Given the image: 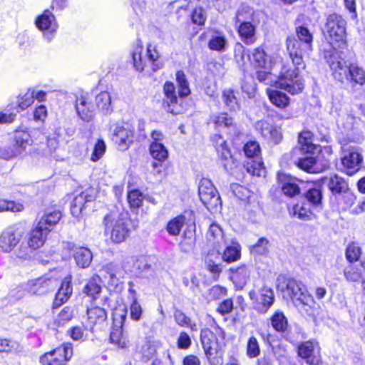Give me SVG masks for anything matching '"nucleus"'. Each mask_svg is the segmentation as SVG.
<instances>
[{
    "label": "nucleus",
    "mask_w": 365,
    "mask_h": 365,
    "mask_svg": "<svg viewBox=\"0 0 365 365\" xmlns=\"http://www.w3.org/2000/svg\"><path fill=\"white\" fill-rule=\"evenodd\" d=\"M210 120L216 129L227 130L228 133L235 130L236 124L233 118L227 113L213 115Z\"/></svg>",
    "instance_id": "bb28decb"
},
{
    "label": "nucleus",
    "mask_w": 365,
    "mask_h": 365,
    "mask_svg": "<svg viewBox=\"0 0 365 365\" xmlns=\"http://www.w3.org/2000/svg\"><path fill=\"white\" fill-rule=\"evenodd\" d=\"M200 341L207 356H212L217 352L218 348L220 347L214 335V331H211L209 328H202L201 329Z\"/></svg>",
    "instance_id": "4be33fe9"
},
{
    "label": "nucleus",
    "mask_w": 365,
    "mask_h": 365,
    "mask_svg": "<svg viewBox=\"0 0 365 365\" xmlns=\"http://www.w3.org/2000/svg\"><path fill=\"white\" fill-rule=\"evenodd\" d=\"M247 57L255 68L265 70L271 68V61L263 48L260 47L253 49L250 53L247 54Z\"/></svg>",
    "instance_id": "cd10ccee"
},
{
    "label": "nucleus",
    "mask_w": 365,
    "mask_h": 365,
    "mask_svg": "<svg viewBox=\"0 0 365 365\" xmlns=\"http://www.w3.org/2000/svg\"><path fill=\"white\" fill-rule=\"evenodd\" d=\"M106 150V145L105 142L103 140L99 139L94 146L91 160L93 162L98 161L104 155Z\"/></svg>",
    "instance_id": "338daca9"
},
{
    "label": "nucleus",
    "mask_w": 365,
    "mask_h": 365,
    "mask_svg": "<svg viewBox=\"0 0 365 365\" xmlns=\"http://www.w3.org/2000/svg\"><path fill=\"white\" fill-rule=\"evenodd\" d=\"M176 81L178 86V94L181 98L186 97L190 93L189 83L183 71L176 73Z\"/></svg>",
    "instance_id": "603ef678"
},
{
    "label": "nucleus",
    "mask_w": 365,
    "mask_h": 365,
    "mask_svg": "<svg viewBox=\"0 0 365 365\" xmlns=\"http://www.w3.org/2000/svg\"><path fill=\"white\" fill-rule=\"evenodd\" d=\"M277 288L283 293L284 297L291 299L297 307L309 314L315 302L301 282L279 275L277 279Z\"/></svg>",
    "instance_id": "f03ea898"
},
{
    "label": "nucleus",
    "mask_w": 365,
    "mask_h": 365,
    "mask_svg": "<svg viewBox=\"0 0 365 365\" xmlns=\"http://www.w3.org/2000/svg\"><path fill=\"white\" fill-rule=\"evenodd\" d=\"M259 125L263 137L271 139L275 144H278L281 141L282 134L277 129L265 122H261Z\"/></svg>",
    "instance_id": "c03bdc74"
},
{
    "label": "nucleus",
    "mask_w": 365,
    "mask_h": 365,
    "mask_svg": "<svg viewBox=\"0 0 365 365\" xmlns=\"http://www.w3.org/2000/svg\"><path fill=\"white\" fill-rule=\"evenodd\" d=\"M136 268L137 274L140 277H148L153 272L152 266L147 262L145 258L140 259L137 261Z\"/></svg>",
    "instance_id": "e2e57ef3"
},
{
    "label": "nucleus",
    "mask_w": 365,
    "mask_h": 365,
    "mask_svg": "<svg viewBox=\"0 0 365 365\" xmlns=\"http://www.w3.org/2000/svg\"><path fill=\"white\" fill-rule=\"evenodd\" d=\"M73 355L71 344L63 343L55 349L41 356L40 362L43 365H63Z\"/></svg>",
    "instance_id": "9b49d317"
},
{
    "label": "nucleus",
    "mask_w": 365,
    "mask_h": 365,
    "mask_svg": "<svg viewBox=\"0 0 365 365\" xmlns=\"http://www.w3.org/2000/svg\"><path fill=\"white\" fill-rule=\"evenodd\" d=\"M270 101L279 108H284L289 103V97L282 91L271 90L269 92Z\"/></svg>",
    "instance_id": "8fccbe9b"
},
{
    "label": "nucleus",
    "mask_w": 365,
    "mask_h": 365,
    "mask_svg": "<svg viewBox=\"0 0 365 365\" xmlns=\"http://www.w3.org/2000/svg\"><path fill=\"white\" fill-rule=\"evenodd\" d=\"M346 21L337 14H331L327 18L324 30L330 39V45L324 48L323 56L329 64L334 78L341 83H350L364 85L365 71L356 63L344 59L341 53L332 46L334 43H344Z\"/></svg>",
    "instance_id": "f257e3e1"
},
{
    "label": "nucleus",
    "mask_w": 365,
    "mask_h": 365,
    "mask_svg": "<svg viewBox=\"0 0 365 365\" xmlns=\"http://www.w3.org/2000/svg\"><path fill=\"white\" fill-rule=\"evenodd\" d=\"M341 161L346 173L352 175L361 169L363 156L356 148L343 147Z\"/></svg>",
    "instance_id": "2eb2a0df"
},
{
    "label": "nucleus",
    "mask_w": 365,
    "mask_h": 365,
    "mask_svg": "<svg viewBox=\"0 0 365 365\" xmlns=\"http://www.w3.org/2000/svg\"><path fill=\"white\" fill-rule=\"evenodd\" d=\"M245 155L248 160L244 165L246 171L254 176H262L265 173L261 158V148L257 141L247 142L243 148Z\"/></svg>",
    "instance_id": "39448f33"
},
{
    "label": "nucleus",
    "mask_w": 365,
    "mask_h": 365,
    "mask_svg": "<svg viewBox=\"0 0 365 365\" xmlns=\"http://www.w3.org/2000/svg\"><path fill=\"white\" fill-rule=\"evenodd\" d=\"M230 279L237 289H242L250 279V271L245 264H242L236 268H230Z\"/></svg>",
    "instance_id": "b1692460"
},
{
    "label": "nucleus",
    "mask_w": 365,
    "mask_h": 365,
    "mask_svg": "<svg viewBox=\"0 0 365 365\" xmlns=\"http://www.w3.org/2000/svg\"><path fill=\"white\" fill-rule=\"evenodd\" d=\"M199 197L202 204L210 212H216L222 207L220 195L210 180L202 178L198 187Z\"/></svg>",
    "instance_id": "423d86ee"
},
{
    "label": "nucleus",
    "mask_w": 365,
    "mask_h": 365,
    "mask_svg": "<svg viewBox=\"0 0 365 365\" xmlns=\"http://www.w3.org/2000/svg\"><path fill=\"white\" fill-rule=\"evenodd\" d=\"M344 276L349 282H359L365 276V262H361L360 267L349 264L344 269Z\"/></svg>",
    "instance_id": "473e14b6"
},
{
    "label": "nucleus",
    "mask_w": 365,
    "mask_h": 365,
    "mask_svg": "<svg viewBox=\"0 0 365 365\" xmlns=\"http://www.w3.org/2000/svg\"><path fill=\"white\" fill-rule=\"evenodd\" d=\"M96 195L94 190L93 188H88L76 195L71 203L76 204L77 206L83 209L86 202L93 201Z\"/></svg>",
    "instance_id": "09e8293b"
},
{
    "label": "nucleus",
    "mask_w": 365,
    "mask_h": 365,
    "mask_svg": "<svg viewBox=\"0 0 365 365\" xmlns=\"http://www.w3.org/2000/svg\"><path fill=\"white\" fill-rule=\"evenodd\" d=\"M105 269L106 273L109 275V282L113 285H117L123 277L124 271L118 263L110 262L106 265Z\"/></svg>",
    "instance_id": "58836bf2"
},
{
    "label": "nucleus",
    "mask_w": 365,
    "mask_h": 365,
    "mask_svg": "<svg viewBox=\"0 0 365 365\" xmlns=\"http://www.w3.org/2000/svg\"><path fill=\"white\" fill-rule=\"evenodd\" d=\"M290 213L299 219L307 220H309L312 212L309 205L302 202L301 204H296L293 206Z\"/></svg>",
    "instance_id": "3c124183"
},
{
    "label": "nucleus",
    "mask_w": 365,
    "mask_h": 365,
    "mask_svg": "<svg viewBox=\"0 0 365 365\" xmlns=\"http://www.w3.org/2000/svg\"><path fill=\"white\" fill-rule=\"evenodd\" d=\"M269 240L265 237H260L257 242L250 247V252L254 255H263L268 252Z\"/></svg>",
    "instance_id": "13d9d810"
},
{
    "label": "nucleus",
    "mask_w": 365,
    "mask_h": 365,
    "mask_svg": "<svg viewBox=\"0 0 365 365\" xmlns=\"http://www.w3.org/2000/svg\"><path fill=\"white\" fill-rule=\"evenodd\" d=\"M73 257L78 267L86 268L91 263L93 255L86 247H76L73 251Z\"/></svg>",
    "instance_id": "f704fd0d"
},
{
    "label": "nucleus",
    "mask_w": 365,
    "mask_h": 365,
    "mask_svg": "<svg viewBox=\"0 0 365 365\" xmlns=\"http://www.w3.org/2000/svg\"><path fill=\"white\" fill-rule=\"evenodd\" d=\"M165 98L163 106L166 110L173 114H178L180 110L177 109L178 98L176 95L175 86L173 83L167 81L163 86Z\"/></svg>",
    "instance_id": "aec40b11"
},
{
    "label": "nucleus",
    "mask_w": 365,
    "mask_h": 365,
    "mask_svg": "<svg viewBox=\"0 0 365 365\" xmlns=\"http://www.w3.org/2000/svg\"><path fill=\"white\" fill-rule=\"evenodd\" d=\"M361 254V247L357 244L351 243L346 247V258L351 263L358 261Z\"/></svg>",
    "instance_id": "bf43d9fd"
},
{
    "label": "nucleus",
    "mask_w": 365,
    "mask_h": 365,
    "mask_svg": "<svg viewBox=\"0 0 365 365\" xmlns=\"http://www.w3.org/2000/svg\"><path fill=\"white\" fill-rule=\"evenodd\" d=\"M86 328L93 331L95 327H101L107 319V312L105 309L94 307L88 309Z\"/></svg>",
    "instance_id": "412c9836"
},
{
    "label": "nucleus",
    "mask_w": 365,
    "mask_h": 365,
    "mask_svg": "<svg viewBox=\"0 0 365 365\" xmlns=\"http://www.w3.org/2000/svg\"><path fill=\"white\" fill-rule=\"evenodd\" d=\"M37 138L43 140L46 135L38 129H34L31 133L26 130H16L13 136L12 145L19 155L23 154L27 148L33 144L38 145Z\"/></svg>",
    "instance_id": "1a4fd4ad"
},
{
    "label": "nucleus",
    "mask_w": 365,
    "mask_h": 365,
    "mask_svg": "<svg viewBox=\"0 0 365 365\" xmlns=\"http://www.w3.org/2000/svg\"><path fill=\"white\" fill-rule=\"evenodd\" d=\"M312 134L309 131L302 132L299 135V149L303 153L315 154L319 151V148L312 141Z\"/></svg>",
    "instance_id": "2f4dec72"
},
{
    "label": "nucleus",
    "mask_w": 365,
    "mask_h": 365,
    "mask_svg": "<svg viewBox=\"0 0 365 365\" xmlns=\"http://www.w3.org/2000/svg\"><path fill=\"white\" fill-rule=\"evenodd\" d=\"M35 25L39 31L43 32V38L47 41H51L53 38L58 28L56 16L51 9H46L38 16L35 19Z\"/></svg>",
    "instance_id": "f8f14e48"
},
{
    "label": "nucleus",
    "mask_w": 365,
    "mask_h": 365,
    "mask_svg": "<svg viewBox=\"0 0 365 365\" xmlns=\"http://www.w3.org/2000/svg\"><path fill=\"white\" fill-rule=\"evenodd\" d=\"M222 101L226 109L231 113H236L241 108L239 93L232 88H226L222 91Z\"/></svg>",
    "instance_id": "c85d7f7f"
},
{
    "label": "nucleus",
    "mask_w": 365,
    "mask_h": 365,
    "mask_svg": "<svg viewBox=\"0 0 365 365\" xmlns=\"http://www.w3.org/2000/svg\"><path fill=\"white\" fill-rule=\"evenodd\" d=\"M143 46L137 45L131 53L133 66L138 71H143L145 68V62L142 58Z\"/></svg>",
    "instance_id": "5fc2aeb1"
},
{
    "label": "nucleus",
    "mask_w": 365,
    "mask_h": 365,
    "mask_svg": "<svg viewBox=\"0 0 365 365\" xmlns=\"http://www.w3.org/2000/svg\"><path fill=\"white\" fill-rule=\"evenodd\" d=\"M151 156L158 162L164 161L168 155V152L162 143L152 142L150 145Z\"/></svg>",
    "instance_id": "de8ad7c7"
},
{
    "label": "nucleus",
    "mask_w": 365,
    "mask_h": 365,
    "mask_svg": "<svg viewBox=\"0 0 365 365\" xmlns=\"http://www.w3.org/2000/svg\"><path fill=\"white\" fill-rule=\"evenodd\" d=\"M61 218V212L58 210H54L45 214L38 222L40 227H43L48 232L53 226L56 225Z\"/></svg>",
    "instance_id": "79ce46f5"
},
{
    "label": "nucleus",
    "mask_w": 365,
    "mask_h": 365,
    "mask_svg": "<svg viewBox=\"0 0 365 365\" xmlns=\"http://www.w3.org/2000/svg\"><path fill=\"white\" fill-rule=\"evenodd\" d=\"M207 323L210 326L211 331H214V335L221 346L225 344V331L220 327L215 320L210 316L207 317Z\"/></svg>",
    "instance_id": "864d4df0"
},
{
    "label": "nucleus",
    "mask_w": 365,
    "mask_h": 365,
    "mask_svg": "<svg viewBox=\"0 0 365 365\" xmlns=\"http://www.w3.org/2000/svg\"><path fill=\"white\" fill-rule=\"evenodd\" d=\"M48 232L43 227H40V225L38 223L37 226L31 230L29 235L28 245L30 248L36 250L41 247L44 244Z\"/></svg>",
    "instance_id": "7c9ffc66"
},
{
    "label": "nucleus",
    "mask_w": 365,
    "mask_h": 365,
    "mask_svg": "<svg viewBox=\"0 0 365 365\" xmlns=\"http://www.w3.org/2000/svg\"><path fill=\"white\" fill-rule=\"evenodd\" d=\"M240 245L236 242H232L230 245L226 247L222 257L225 262L231 263L240 259Z\"/></svg>",
    "instance_id": "ea45409f"
},
{
    "label": "nucleus",
    "mask_w": 365,
    "mask_h": 365,
    "mask_svg": "<svg viewBox=\"0 0 365 365\" xmlns=\"http://www.w3.org/2000/svg\"><path fill=\"white\" fill-rule=\"evenodd\" d=\"M143 200V194L138 190H131L128 194V202L132 208H138L140 207Z\"/></svg>",
    "instance_id": "680f3d73"
},
{
    "label": "nucleus",
    "mask_w": 365,
    "mask_h": 365,
    "mask_svg": "<svg viewBox=\"0 0 365 365\" xmlns=\"http://www.w3.org/2000/svg\"><path fill=\"white\" fill-rule=\"evenodd\" d=\"M238 33L246 44H252L255 41V27L250 22L241 23L238 27Z\"/></svg>",
    "instance_id": "e433bc0d"
},
{
    "label": "nucleus",
    "mask_w": 365,
    "mask_h": 365,
    "mask_svg": "<svg viewBox=\"0 0 365 365\" xmlns=\"http://www.w3.org/2000/svg\"><path fill=\"white\" fill-rule=\"evenodd\" d=\"M132 284V283H129L130 287L128 289V298L131 301V304L130 307V316L133 320L138 321L141 318L143 309L140 304L138 302L136 292L131 287Z\"/></svg>",
    "instance_id": "4c0bfd02"
},
{
    "label": "nucleus",
    "mask_w": 365,
    "mask_h": 365,
    "mask_svg": "<svg viewBox=\"0 0 365 365\" xmlns=\"http://www.w3.org/2000/svg\"><path fill=\"white\" fill-rule=\"evenodd\" d=\"M208 48L212 51L224 52L227 46V40L221 32H214L207 43Z\"/></svg>",
    "instance_id": "72a5a7b5"
},
{
    "label": "nucleus",
    "mask_w": 365,
    "mask_h": 365,
    "mask_svg": "<svg viewBox=\"0 0 365 365\" xmlns=\"http://www.w3.org/2000/svg\"><path fill=\"white\" fill-rule=\"evenodd\" d=\"M101 279L98 275L89 279L83 289V293L95 299L101 292Z\"/></svg>",
    "instance_id": "c9c22d12"
},
{
    "label": "nucleus",
    "mask_w": 365,
    "mask_h": 365,
    "mask_svg": "<svg viewBox=\"0 0 365 365\" xmlns=\"http://www.w3.org/2000/svg\"><path fill=\"white\" fill-rule=\"evenodd\" d=\"M319 351V344L316 341H307L298 346V354L304 359L307 364L317 365L320 362L317 355Z\"/></svg>",
    "instance_id": "a211bd4d"
},
{
    "label": "nucleus",
    "mask_w": 365,
    "mask_h": 365,
    "mask_svg": "<svg viewBox=\"0 0 365 365\" xmlns=\"http://www.w3.org/2000/svg\"><path fill=\"white\" fill-rule=\"evenodd\" d=\"M106 231L110 229V239L115 243L123 242L129 235V228L127 222L123 219L113 222L112 215H106L104 217Z\"/></svg>",
    "instance_id": "dca6fc26"
},
{
    "label": "nucleus",
    "mask_w": 365,
    "mask_h": 365,
    "mask_svg": "<svg viewBox=\"0 0 365 365\" xmlns=\"http://www.w3.org/2000/svg\"><path fill=\"white\" fill-rule=\"evenodd\" d=\"M96 107L103 114H109L112 112L111 107V98L110 93L107 91H103L98 94L96 97Z\"/></svg>",
    "instance_id": "a19ab883"
},
{
    "label": "nucleus",
    "mask_w": 365,
    "mask_h": 365,
    "mask_svg": "<svg viewBox=\"0 0 365 365\" xmlns=\"http://www.w3.org/2000/svg\"><path fill=\"white\" fill-rule=\"evenodd\" d=\"M76 109L78 116L85 122L91 121L94 117L96 107L87 96L76 99Z\"/></svg>",
    "instance_id": "5701e85b"
},
{
    "label": "nucleus",
    "mask_w": 365,
    "mask_h": 365,
    "mask_svg": "<svg viewBox=\"0 0 365 365\" xmlns=\"http://www.w3.org/2000/svg\"><path fill=\"white\" fill-rule=\"evenodd\" d=\"M73 293L72 277L71 275L66 277L61 282L53 302V307H57L66 302Z\"/></svg>",
    "instance_id": "393cba45"
},
{
    "label": "nucleus",
    "mask_w": 365,
    "mask_h": 365,
    "mask_svg": "<svg viewBox=\"0 0 365 365\" xmlns=\"http://www.w3.org/2000/svg\"><path fill=\"white\" fill-rule=\"evenodd\" d=\"M305 197L308 202L314 206L321 205L322 200V192L321 188H309L305 193Z\"/></svg>",
    "instance_id": "6e6d98bb"
},
{
    "label": "nucleus",
    "mask_w": 365,
    "mask_h": 365,
    "mask_svg": "<svg viewBox=\"0 0 365 365\" xmlns=\"http://www.w3.org/2000/svg\"><path fill=\"white\" fill-rule=\"evenodd\" d=\"M230 189L232 193L241 200H245L250 197V191L247 187L240 184H231Z\"/></svg>",
    "instance_id": "0e129e2a"
},
{
    "label": "nucleus",
    "mask_w": 365,
    "mask_h": 365,
    "mask_svg": "<svg viewBox=\"0 0 365 365\" xmlns=\"http://www.w3.org/2000/svg\"><path fill=\"white\" fill-rule=\"evenodd\" d=\"M297 38L294 36H288L286 39L287 50L294 65H302L303 55L312 50L313 36L309 30L303 26L297 27Z\"/></svg>",
    "instance_id": "7ed1b4c3"
},
{
    "label": "nucleus",
    "mask_w": 365,
    "mask_h": 365,
    "mask_svg": "<svg viewBox=\"0 0 365 365\" xmlns=\"http://www.w3.org/2000/svg\"><path fill=\"white\" fill-rule=\"evenodd\" d=\"M34 101V91L29 89L28 91L19 99L18 106L24 110L31 106Z\"/></svg>",
    "instance_id": "774afa93"
},
{
    "label": "nucleus",
    "mask_w": 365,
    "mask_h": 365,
    "mask_svg": "<svg viewBox=\"0 0 365 365\" xmlns=\"http://www.w3.org/2000/svg\"><path fill=\"white\" fill-rule=\"evenodd\" d=\"M211 141L222 160L225 170L228 173H232L237 167V162L234 159L226 140L223 139L222 135L215 134L211 137Z\"/></svg>",
    "instance_id": "4468645a"
},
{
    "label": "nucleus",
    "mask_w": 365,
    "mask_h": 365,
    "mask_svg": "<svg viewBox=\"0 0 365 365\" xmlns=\"http://www.w3.org/2000/svg\"><path fill=\"white\" fill-rule=\"evenodd\" d=\"M304 158H299L297 166L309 173H319L329 168V162L321 156H314V154L306 153Z\"/></svg>",
    "instance_id": "f3484780"
},
{
    "label": "nucleus",
    "mask_w": 365,
    "mask_h": 365,
    "mask_svg": "<svg viewBox=\"0 0 365 365\" xmlns=\"http://www.w3.org/2000/svg\"><path fill=\"white\" fill-rule=\"evenodd\" d=\"M59 284L58 278L45 274L39 278L29 280L26 289L29 293L34 295H43L53 291Z\"/></svg>",
    "instance_id": "ddd939ff"
},
{
    "label": "nucleus",
    "mask_w": 365,
    "mask_h": 365,
    "mask_svg": "<svg viewBox=\"0 0 365 365\" xmlns=\"http://www.w3.org/2000/svg\"><path fill=\"white\" fill-rule=\"evenodd\" d=\"M195 242V235L190 231L184 232L182 240L180 242L181 250L184 252H190L194 247Z\"/></svg>",
    "instance_id": "4d7b16f0"
},
{
    "label": "nucleus",
    "mask_w": 365,
    "mask_h": 365,
    "mask_svg": "<svg viewBox=\"0 0 365 365\" xmlns=\"http://www.w3.org/2000/svg\"><path fill=\"white\" fill-rule=\"evenodd\" d=\"M206 237L215 247H220L222 245H227L222 230L220 226L216 223H212L210 225L206 234Z\"/></svg>",
    "instance_id": "c756f323"
},
{
    "label": "nucleus",
    "mask_w": 365,
    "mask_h": 365,
    "mask_svg": "<svg viewBox=\"0 0 365 365\" xmlns=\"http://www.w3.org/2000/svg\"><path fill=\"white\" fill-rule=\"evenodd\" d=\"M182 284L186 287H189L194 294H197L199 292L200 280L195 274L190 275V277H184L182 278Z\"/></svg>",
    "instance_id": "69168bd1"
},
{
    "label": "nucleus",
    "mask_w": 365,
    "mask_h": 365,
    "mask_svg": "<svg viewBox=\"0 0 365 365\" xmlns=\"http://www.w3.org/2000/svg\"><path fill=\"white\" fill-rule=\"evenodd\" d=\"M294 68L284 66L276 86L292 95L301 93L304 89V81L299 74L300 69L305 68L304 61L302 65H294Z\"/></svg>",
    "instance_id": "20e7f679"
},
{
    "label": "nucleus",
    "mask_w": 365,
    "mask_h": 365,
    "mask_svg": "<svg viewBox=\"0 0 365 365\" xmlns=\"http://www.w3.org/2000/svg\"><path fill=\"white\" fill-rule=\"evenodd\" d=\"M272 328L277 332H284L288 328V320L283 312L277 311L270 317Z\"/></svg>",
    "instance_id": "37998d69"
},
{
    "label": "nucleus",
    "mask_w": 365,
    "mask_h": 365,
    "mask_svg": "<svg viewBox=\"0 0 365 365\" xmlns=\"http://www.w3.org/2000/svg\"><path fill=\"white\" fill-rule=\"evenodd\" d=\"M322 180L334 195H340L348 190V182L336 174L325 177Z\"/></svg>",
    "instance_id": "a878e982"
},
{
    "label": "nucleus",
    "mask_w": 365,
    "mask_h": 365,
    "mask_svg": "<svg viewBox=\"0 0 365 365\" xmlns=\"http://www.w3.org/2000/svg\"><path fill=\"white\" fill-rule=\"evenodd\" d=\"M249 297L252 301L254 309L260 314H266L274 302V294L272 288L263 286L257 292L251 290Z\"/></svg>",
    "instance_id": "9d476101"
},
{
    "label": "nucleus",
    "mask_w": 365,
    "mask_h": 365,
    "mask_svg": "<svg viewBox=\"0 0 365 365\" xmlns=\"http://www.w3.org/2000/svg\"><path fill=\"white\" fill-rule=\"evenodd\" d=\"M24 227L15 224L6 227L0 235V250L4 253H10L20 243L24 235Z\"/></svg>",
    "instance_id": "0eeeda50"
},
{
    "label": "nucleus",
    "mask_w": 365,
    "mask_h": 365,
    "mask_svg": "<svg viewBox=\"0 0 365 365\" xmlns=\"http://www.w3.org/2000/svg\"><path fill=\"white\" fill-rule=\"evenodd\" d=\"M112 141L121 151L128 150L133 142V130L128 124H113L109 128Z\"/></svg>",
    "instance_id": "6e6552de"
},
{
    "label": "nucleus",
    "mask_w": 365,
    "mask_h": 365,
    "mask_svg": "<svg viewBox=\"0 0 365 365\" xmlns=\"http://www.w3.org/2000/svg\"><path fill=\"white\" fill-rule=\"evenodd\" d=\"M260 354L259 344L255 336L249 338L247 344V355L250 358H255Z\"/></svg>",
    "instance_id": "052dcab7"
},
{
    "label": "nucleus",
    "mask_w": 365,
    "mask_h": 365,
    "mask_svg": "<svg viewBox=\"0 0 365 365\" xmlns=\"http://www.w3.org/2000/svg\"><path fill=\"white\" fill-rule=\"evenodd\" d=\"M147 56L148 60L152 63V69L153 71H158L163 67L164 62L160 58V56L155 46L151 44L148 46Z\"/></svg>",
    "instance_id": "49530a36"
},
{
    "label": "nucleus",
    "mask_w": 365,
    "mask_h": 365,
    "mask_svg": "<svg viewBox=\"0 0 365 365\" xmlns=\"http://www.w3.org/2000/svg\"><path fill=\"white\" fill-rule=\"evenodd\" d=\"M277 182L283 194L289 197H294L300 193V187L296 178L292 176L279 173Z\"/></svg>",
    "instance_id": "6ab92c4d"
},
{
    "label": "nucleus",
    "mask_w": 365,
    "mask_h": 365,
    "mask_svg": "<svg viewBox=\"0 0 365 365\" xmlns=\"http://www.w3.org/2000/svg\"><path fill=\"white\" fill-rule=\"evenodd\" d=\"M185 222V216L180 215L170 220L166 225V231L171 236H178Z\"/></svg>",
    "instance_id": "a18cd8bd"
}]
</instances>
